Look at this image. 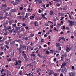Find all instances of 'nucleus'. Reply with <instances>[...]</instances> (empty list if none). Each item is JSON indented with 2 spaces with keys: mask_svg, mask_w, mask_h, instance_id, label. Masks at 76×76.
<instances>
[{
  "mask_svg": "<svg viewBox=\"0 0 76 76\" xmlns=\"http://www.w3.org/2000/svg\"><path fill=\"white\" fill-rule=\"evenodd\" d=\"M29 76H34V75H33V73H32L30 75H29Z\"/></svg>",
  "mask_w": 76,
  "mask_h": 76,
  "instance_id": "obj_64",
  "label": "nucleus"
},
{
  "mask_svg": "<svg viewBox=\"0 0 76 76\" xmlns=\"http://www.w3.org/2000/svg\"><path fill=\"white\" fill-rule=\"evenodd\" d=\"M66 30H69V27H66Z\"/></svg>",
  "mask_w": 76,
  "mask_h": 76,
  "instance_id": "obj_43",
  "label": "nucleus"
},
{
  "mask_svg": "<svg viewBox=\"0 0 76 76\" xmlns=\"http://www.w3.org/2000/svg\"><path fill=\"white\" fill-rule=\"evenodd\" d=\"M6 48H7V49H9V46H8V45L6 46Z\"/></svg>",
  "mask_w": 76,
  "mask_h": 76,
  "instance_id": "obj_54",
  "label": "nucleus"
},
{
  "mask_svg": "<svg viewBox=\"0 0 76 76\" xmlns=\"http://www.w3.org/2000/svg\"><path fill=\"white\" fill-rule=\"evenodd\" d=\"M72 70H74V69H75V67L73 66H72Z\"/></svg>",
  "mask_w": 76,
  "mask_h": 76,
  "instance_id": "obj_39",
  "label": "nucleus"
},
{
  "mask_svg": "<svg viewBox=\"0 0 76 76\" xmlns=\"http://www.w3.org/2000/svg\"><path fill=\"white\" fill-rule=\"evenodd\" d=\"M47 45L45 44L44 45V47L45 48V47H46Z\"/></svg>",
  "mask_w": 76,
  "mask_h": 76,
  "instance_id": "obj_53",
  "label": "nucleus"
},
{
  "mask_svg": "<svg viewBox=\"0 0 76 76\" xmlns=\"http://www.w3.org/2000/svg\"><path fill=\"white\" fill-rule=\"evenodd\" d=\"M23 8L22 7H20V10H23Z\"/></svg>",
  "mask_w": 76,
  "mask_h": 76,
  "instance_id": "obj_56",
  "label": "nucleus"
},
{
  "mask_svg": "<svg viewBox=\"0 0 76 76\" xmlns=\"http://www.w3.org/2000/svg\"><path fill=\"white\" fill-rule=\"evenodd\" d=\"M35 26H38V25H37V22H35Z\"/></svg>",
  "mask_w": 76,
  "mask_h": 76,
  "instance_id": "obj_46",
  "label": "nucleus"
},
{
  "mask_svg": "<svg viewBox=\"0 0 76 76\" xmlns=\"http://www.w3.org/2000/svg\"><path fill=\"white\" fill-rule=\"evenodd\" d=\"M56 6H60V4L59 3H57V4H56Z\"/></svg>",
  "mask_w": 76,
  "mask_h": 76,
  "instance_id": "obj_24",
  "label": "nucleus"
},
{
  "mask_svg": "<svg viewBox=\"0 0 76 76\" xmlns=\"http://www.w3.org/2000/svg\"><path fill=\"white\" fill-rule=\"evenodd\" d=\"M34 35V34L31 33L30 34V36L31 37H33Z\"/></svg>",
  "mask_w": 76,
  "mask_h": 76,
  "instance_id": "obj_34",
  "label": "nucleus"
},
{
  "mask_svg": "<svg viewBox=\"0 0 76 76\" xmlns=\"http://www.w3.org/2000/svg\"><path fill=\"white\" fill-rule=\"evenodd\" d=\"M31 56H33V57H36L35 54H31Z\"/></svg>",
  "mask_w": 76,
  "mask_h": 76,
  "instance_id": "obj_29",
  "label": "nucleus"
},
{
  "mask_svg": "<svg viewBox=\"0 0 76 76\" xmlns=\"http://www.w3.org/2000/svg\"><path fill=\"white\" fill-rule=\"evenodd\" d=\"M37 71H36V73H39V71H41V69L40 68H37Z\"/></svg>",
  "mask_w": 76,
  "mask_h": 76,
  "instance_id": "obj_7",
  "label": "nucleus"
},
{
  "mask_svg": "<svg viewBox=\"0 0 76 76\" xmlns=\"http://www.w3.org/2000/svg\"><path fill=\"white\" fill-rule=\"evenodd\" d=\"M53 13H54V12H53V11H51L50 12L49 14H50V15H53Z\"/></svg>",
  "mask_w": 76,
  "mask_h": 76,
  "instance_id": "obj_12",
  "label": "nucleus"
},
{
  "mask_svg": "<svg viewBox=\"0 0 76 76\" xmlns=\"http://www.w3.org/2000/svg\"><path fill=\"white\" fill-rule=\"evenodd\" d=\"M6 72H7V76H10V75H11V74L10 73V71H9L7 70H6Z\"/></svg>",
  "mask_w": 76,
  "mask_h": 76,
  "instance_id": "obj_4",
  "label": "nucleus"
},
{
  "mask_svg": "<svg viewBox=\"0 0 76 76\" xmlns=\"http://www.w3.org/2000/svg\"><path fill=\"white\" fill-rule=\"evenodd\" d=\"M59 50H61V47L59 48Z\"/></svg>",
  "mask_w": 76,
  "mask_h": 76,
  "instance_id": "obj_62",
  "label": "nucleus"
},
{
  "mask_svg": "<svg viewBox=\"0 0 76 76\" xmlns=\"http://www.w3.org/2000/svg\"><path fill=\"white\" fill-rule=\"evenodd\" d=\"M62 64L63 65H64V66H66V64H67L66 63L64 62Z\"/></svg>",
  "mask_w": 76,
  "mask_h": 76,
  "instance_id": "obj_27",
  "label": "nucleus"
},
{
  "mask_svg": "<svg viewBox=\"0 0 76 76\" xmlns=\"http://www.w3.org/2000/svg\"><path fill=\"white\" fill-rule=\"evenodd\" d=\"M4 69H3V68H2L1 71V73H3V72H4Z\"/></svg>",
  "mask_w": 76,
  "mask_h": 76,
  "instance_id": "obj_33",
  "label": "nucleus"
},
{
  "mask_svg": "<svg viewBox=\"0 0 76 76\" xmlns=\"http://www.w3.org/2000/svg\"><path fill=\"white\" fill-rule=\"evenodd\" d=\"M58 75H57V73H55L54 74V76H57Z\"/></svg>",
  "mask_w": 76,
  "mask_h": 76,
  "instance_id": "obj_51",
  "label": "nucleus"
},
{
  "mask_svg": "<svg viewBox=\"0 0 76 76\" xmlns=\"http://www.w3.org/2000/svg\"><path fill=\"white\" fill-rule=\"evenodd\" d=\"M39 12V13H40L41 12V10L40 9H39V12Z\"/></svg>",
  "mask_w": 76,
  "mask_h": 76,
  "instance_id": "obj_49",
  "label": "nucleus"
},
{
  "mask_svg": "<svg viewBox=\"0 0 76 76\" xmlns=\"http://www.w3.org/2000/svg\"><path fill=\"white\" fill-rule=\"evenodd\" d=\"M46 7H49V4H48L46 5Z\"/></svg>",
  "mask_w": 76,
  "mask_h": 76,
  "instance_id": "obj_42",
  "label": "nucleus"
},
{
  "mask_svg": "<svg viewBox=\"0 0 76 76\" xmlns=\"http://www.w3.org/2000/svg\"><path fill=\"white\" fill-rule=\"evenodd\" d=\"M58 56H59V53H58L56 55V57H58Z\"/></svg>",
  "mask_w": 76,
  "mask_h": 76,
  "instance_id": "obj_57",
  "label": "nucleus"
},
{
  "mask_svg": "<svg viewBox=\"0 0 76 76\" xmlns=\"http://www.w3.org/2000/svg\"><path fill=\"white\" fill-rule=\"evenodd\" d=\"M51 72H50L49 73V75H51L52 74L53 72H52V71L51 70Z\"/></svg>",
  "mask_w": 76,
  "mask_h": 76,
  "instance_id": "obj_25",
  "label": "nucleus"
},
{
  "mask_svg": "<svg viewBox=\"0 0 76 76\" xmlns=\"http://www.w3.org/2000/svg\"><path fill=\"white\" fill-rule=\"evenodd\" d=\"M66 64H69L70 63V60L69 59H67L66 61Z\"/></svg>",
  "mask_w": 76,
  "mask_h": 76,
  "instance_id": "obj_5",
  "label": "nucleus"
},
{
  "mask_svg": "<svg viewBox=\"0 0 76 76\" xmlns=\"http://www.w3.org/2000/svg\"><path fill=\"white\" fill-rule=\"evenodd\" d=\"M2 7H7V5H6V4H5L4 5H2Z\"/></svg>",
  "mask_w": 76,
  "mask_h": 76,
  "instance_id": "obj_19",
  "label": "nucleus"
},
{
  "mask_svg": "<svg viewBox=\"0 0 76 76\" xmlns=\"http://www.w3.org/2000/svg\"><path fill=\"white\" fill-rule=\"evenodd\" d=\"M67 54V53H64L63 55V56H64L66 57H67V54Z\"/></svg>",
  "mask_w": 76,
  "mask_h": 76,
  "instance_id": "obj_15",
  "label": "nucleus"
},
{
  "mask_svg": "<svg viewBox=\"0 0 76 76\" xmlns=\"http://www.w3.org/2000/svg\"><path fill=\"white\" fill-rule=\"evenodd\" d=\"M46 54H50V52H49L48 50H47L46 51Z\"/></svg>",
  "mask_w": 76,
  "mask_h": 76,
  "instance_id": "obj_31",
  "label": "nucleus"
},
{
  "mask_svg": "<svg viewBox=\"0 0 76 76\" xmlns=\"http://www.w3.org/2000/svg\"><path fill=\"white\" fill-rule=\"evenodd\" d=\"M11 12L12 13H13V12H16V10L15 9H13L11 10Z\"/></svg>",
  "mask_w": 76,
  "mask_h": 76,
  "instance_id": "obj_10",
  "label": "nucleus"
},
{
  "mask_svg": "<svg viewBox=\"0 0 76 76\" xmlns=\"http://www.w3.org/2000/svg\"><path fill=\"white\" fill-rule=\"evenodd\" d=\"M62 72H63V73H65L66 72V68H64V69H62Z\"/></svg>",
  "mask_w": 76,
  "mask_h": 76,
  "instance_id": "obj_6",
  "label": "nucleus"
},
{
  "mask_svg": "<svg viewBox=\"0 0 76 76\" xmlns=\"http://www.w3.org/2000/svg\"><path fill=\"white\" fill-rule=\"evenodd\" d=\"M45 16H47V13H45L44 15L42 14V17H44V16H45Z\"/></svg>",
  "mask_w": 76,
  "mask_h": 76,
  "instance_id": "obj_13",
  "label": "nucleus"
},
{
  "mask_svg": "<svg viewBox=\"0 0 76 76\" xmlns=\"http://www.w3.org/2000/svg\"><path fill=\"white\" fill-rule=\"evenodd\" d=\"M45 26H49V25L48 24H45Z\"/></svg>",
  "mask_w": 76,
  "mask_h": 76,
  "instance_id": "obj_58",
  "label": "nucleus"
},
{
  "mask_svg": "<svg viewBox=\"0 0 76 76\" xmlns=\"http://www.w3.org/2000/svg\"><path fill=\"white\" fill-rule=\"evenodd\" d=\"M69 17L71 19H72V18L71 17V15H69Z\"/></svg>",
  "mask_w": 76,
  "mask_h": 76,
  "instance_id": "obj_59",
  "label": "nucleus"
},
{
  "mask_svg": "<svg viewBox=\"0 0 76 76\" xmlns=\"http://www.w3.org/2000/svg\"><path fill=\"white\" fill-rule=\"evenodd\" d=\"M64 18V17H62V18H61L60 19V20H63V19Z\"/></svg>",
  "mask_w": 76,
  "mask_h": 76,
  "instance_id": "obj_50",
  "label": "nucleus"
},
{
  "mask_svg": "<svg viewBox=\"0 0 76 76\" xmlns=\"http://www.w3.org/2000/svg\"><path fill=\"white\" fill-rule=\"evenodd\" d=\"M68 21L70 24V26H73L75 25V23L72 21H70L69 20H68Z\"/></svg>",
  "mask_w": 76,
  "mask_h": 76,
  "instance_id": "obj_2",
  "label": "nucleus"
},
{
  "mask_svg": "<svg viewBox=\"0 0 76 76\" xmlns=\"http://www.w3.org/2000/svg\"><path fill=\"white\" fill-rule=\"evenodd\" d=\"M71 38H72V39H73V38H74V36H71Z\"/></svg>",
  "mask_w": 76,
  "mask_h": 76,
  "instance_id": "obj_44",
  "label": "nucleus"
},
{
  "mask_svg": "<svg viewBox=\"0 0 76 76\" xmlns=\"http://www.w3.org/2000/svg\"><path fill=\"white\" fill-rule=\"evenodd\" d=\"M60 70H61V68H60V69H58V70H57V72H60Z\"/></svg>",
  "mask_w": 76,
  "mask_h": 76,
  "instance_id": "obj_41",
  "label": "nucleus"
},
{
  "mask_svg": "<svg viewBox=\"0 0 76 76\" xmlns=\"http://www.w3.org/2000/svg\"><path fill=\"white\" fill-rule=\"evenodd\" d=\"M37 56L39 57H42L40 54H38Z\"/></svg>",
  "mask_w": 76,
  "mask_h": 76,
  "instance_id": "obj_30",
  "label": "nucleus"
},
{
  "mask_svg": "<svg viewBox=\"0 0 76 76\" xmlns=\"http://www.w3.org/2000/svg\"><path fill=\"white\" fill-rule=\"evenodd\" d=\"M60 76H63V75L62 73H61Z\"/></svg>",
  "mask_w": 76,
  "mask_h": 76,
  "instance_id": "obj_61",
  "label": "nucleus"
},
{
  "mask_svg": "<svg viewBox=\"0 0 76 76\" xmlns=\"http://www.w3.org/2000/svg\"><path fill=\"white\" fill-rule=\"evenodd\" d=\"M18 18H19L20 19H22V16H18Z\"/></svg>",
  "mask_w": 76,
  "mask_h": 76,
  "instance_id": "obj_35",
  "label": "nucleus"
},
{
  "mask_svg": "<svg viewBox=\"0 0 76 76\" xmlns=\"http://www.w3.org/2000/svg\"><path fill=\"white\" fill-rule=\"evenodd\" d=\"M61 39H62V37H59V42H60V41H61Z\"/></svg>",
  "mask_w": 76,
  "mask_h": 76,
  "instance_id": "obj_14",
  "label": "nucleus"
},
{
  "mask_svg": "<svg viewBox=\"0 0 76 76\" xmlns=\"http://www.w3.org/2000/svg\"><path fill=\"white\" fill-rule=\"evenodd\" d=\"M12 26L13 27H15V28L16 27V26H16V24H12Z\"/></svg>",
  "mask_w": 76,
  "mask_h": 76,
  "instance_id": "obj_18",
  "label": "nucleus"
},
{
  "mask_svg": "<svg viewBox=\"0 0 76 76\" xmlns=\"http://www.w3.org/2000/svg\"><path fill=\"white\" fill-rule=\"evenodd\" d=\"M38 2L39 4H41V3H42V1L41 0H38Z\"/></svg>",
  "mask_w": 76,
  "mask_h": 76,
  "instance_id": "obj_17",
  "label": "nucleus"
},
{
  "mask_svg": "<svg viewBox=\"0 0 76 76\" xmlns=\"http://www.w3.org/2000/svg\"><path fill=\"white\" fill-rule=\"evenodd\" d=\"M26 38V37H23L22 39L23 40H25Z\"/></svg>",
  "mask_w": 76,
  "mask_h": 76,
  "instance_id": "obj_52",
  "label": "nucleus"
},
{
  "mask_svg": "<svg viewBox=\"0 0 76 76\" xmlns=\"http://www.w3.org/2000/svg\"><path fill=\"white\" fill-rule=\"evenodd\" d=\"M69 76H76V74L75 73L71 72L69 74Z\"/></svg>",
  "mask_w": 76,
  "mask_h": 76,
  "instance_id": "obj_3",
  "label": "nucleus"
},
{
  "mask_svg": "<svg viewBox=\"0 0 76 76\" xmlns=\"http://www.w3.org/2000/svg\"><path fill=\"white\" fill-rule=\"evenodd\" d=\"M65 65H63V64H62L61 66V68L62 69H63L64 68V67Z\"/></svg>",
  "mask_w": 76,
  "mask_h": 76,
  "instance_id": "obj_22",
  "label": "nucleus"
},
{
  "mask_svg": "<svg viewBox=\"0 0 76 76\" xmlns=\"http://www.w3.org/2000/svg\"><path fill=\"white\" fill-rule=\"evenodd\" d=\"M3 75H4V76L7 75V74L6 73H5L4 74H3Z\"/></svg>",
  "mask_w": 76,
  "mask_h": 76,
  "instance_id": "obj_38",
  "label": "nucleus"
},
{
  "mask_svg": "<svg viewBox=\"0 0 76 76\" xmlns=\"http://www.w3.org/2000/svg\"><path fill=\"white\" fill-rule=\"evenodd\" d=\"M66 52H69L71 50V47L70 45H67L66 46Z\"/></svg>",
  "mask_w": 76,
  "mask_h": 76,
  "instance_id": "obj_1",
  "label": "nucleus"
},
{
  "mask_svg": "<svg viewBox=\"0 0 76 76\" xmlns=\"http://www.w3.org/2000/svg\"><path fill=\"white\" fill-rule=\"evenodd\" d=\"M7 60H8V61H11V59L10 58L9 59L7 58Z\"/></svg>",
  "mask_w": 76,
  "mask_h": 76,
  "instance_id": "obj_37",
  "label": "nucleus"
},
{
  "mask_svg": "<svg viewBox=\"0 0 76 76\" xmlns=\"http://www.w3.org/2000/svg\"><path fill=\"white\" fill-rule=\"evenodd\" d=\"M44 39H41V42H44Z\"/></svg>",
  "mask_w": 76,
  "mask_h": 76,
  "instance_id": "obj_26",
  "label": "nucleus"
},
{
  "mask_svg": "<svg viewBox=\"0 0 76 76\" xmlns=\"http://www.w3.org/2000/svg\"><path fill=\"white\" fill-rule=\"evenodd\" d=\"M38 48L37 47L36 48L34 49V50H38Z\"/></svg>",
  "mask_w": 76,
  "mask_h": 76,
  "instance_id": "obj_60",
  "label": "nucleus"
},
{
  "mask_svg": "<svg viewBox=\"0 0 76 76\" xmlns=\"http://www.w3.org/2000/svg\"><path fill=\"white\" fill-rule=\"evenodd\" d=\"M61 35H63V32H61L60 33Z\"/></svg>",
  "mask_w": 76,
  "mask_h": 76,
  "instance_id": "obj_63",
  "label": "nucleus"
},
{
  "mask_svg": "<svg viewBox=\"0 0 76 76\" xmlns=\"http://www.w3.org/2000/svg\"><path fill=\"white\" fill-rule=\"evenodd\" d=\"M18 64H19V63H18V61H16V64H15L16 66H17V65H18Z\"/></svg>",
  "mask_w": 76,
  "mask_h": 76,
  "instance_id": "obj_45",
  "label": "nucleus"
},
{
  "mask_svg": "<svg viewBox=\"0 0 76 76\" xmlns=\"http://www.w3.org/2000/svg\"><path fill=\"white\" fill-rule=\"evenodd\" d=\"M6 44H7V45H9V42H7V41L6 42Z\"/></svg>",
  "mask_w": 76,
  "mask_h": 76,
  "instance_id": "obj_48",
  "label": "nucleus"
},
{
  "mask_svg": "<svg viewBox=\"0 0 76 76\" xmlns=\"http://www.w3.org/2000/svg\"><path fill=\"white\" fill-rule=\"evenodd\" d=\"M29 66H30V67H33V65H32V64L31 63L29 64Z\"/></svg>",
  "mask_w": 76,
  "mask_h": 76,
  "instance_id": "obj_32",
  "label": "nucleus"
},
{
  "mask_svg": "<svg viewBox=\"0 0 76 76\" xmlns=\"http://www.w3.org/2000/svg\"><path fill=\"white\" fill-rule=\"evenodd\" d=\"M28 13H26V15L25 16L26 18H27L28 17Z\"/></svg>",
  "mask_w": 76,
  "mask_h": 76,
  "instance_id": "obj_20",
  "label": "nucleus"
},
{
  "mask_svg": "<svg viewBox=\"0 0 76 76\" xmlns=\"http://www.w3.org/2000/svg\"><path fill=\"white\" fill-rule=\"evenodd\" d=\"M17 42H19V43H21L22 42V41L20 40H18L17 41Z\"/></svg>",
  "mask_w": 76,
  "mask_h": 76,
  "instance_id": "obj_21",
  "label": "nucleus"
},
{
  "mask_svg": "<svg viewBox=\"0 0 76 76\" xmlns=\"http://www.w3.org/2000/svg\"><path fill=\"white\" fill-rule=\"evenodd\" d=\"M10 8H8V9H6V10H3V11H4V13H5V12H6V11H8V10H10Z\"/></svg>",
  "mask_w": 76,
  "mask_h": 76,
  "instance_id": "obj_8",
  "label": "nucleus"
},
{
  "mask_svg": "<svg viewBox=\"0 0 76 76\" xmlns=\"http://www.w3.org/2000/svg\"><path fill=\"white\" fill-rule=\"evenodd\" d=\"M55 52V50H50V53H54L53 52Z\"/></svg>",
  "mask_w": 76,
  "mask_h": 76,
  "instance_id": "obj_11",
  "label": "nucleus"
},
{
  "mask_svg": "<svg viewBox=\"0 0 76 76\" xmlns=\"http://www.w3.org/2000/svg\"><path fill=\"white\" fill-rule=\"evenodd\" d=\"M23 55L24 56V57H25V58H26V54H23Z\"/></svg>",
  "mask_w": 76,
  "mask_h": 76,
  "instance_id": "obj_55",
  "label": "nucleus"
},
{
  "mask_svg": "<svg viewBox=\"0 0 76 76\" xmlns=\"http://www.w3.org/2000/svg\"><path fill=\"white\" fill-rule=\"evenodd\" d=\"M43 7L45 9H46V7H45V5H43Z\"/></svg>",
  "mask_w": 76,
  "mask_h": 76,
  "instance_id": "obj_40",
  "label": "nucleus"
},
{
  "mask_svg": "<svg viewBox=\"0 0 76 76\" xmlns=\"http://www.w3.org/2000/svg\"><path fill=\"white\" fill-rule=\"evenodd\" d=\"M19 75H20V76H21V75H23V74L22 73V71L20 70L19 73Z\"/></svg>",
  "mask_w": 76,
  "mask_h": 76,
  "instance_id": "obj_9",
  "label": "nucleus"
},
{
  "mask_svg": "<svg viewBox=\"0 0 76 76\" xmlns=\"http://www.w3.org/2000/svg\"><path fill=\"white\" fill-rule=\"evenodd\" d=\"M43 17V18H44V19H45V20H47V18H46V17L44 16V17Z\"/></svg>",
  "mask_w": 76,
  "mask_h": 76,
  "instance_id": "obj_36",
  "label": "nucleus"
},
{
  "mask_svg": "<svg viewBox=\"0 0 76 76\" xmlns=\"http://www.w3.org/2000/svg\"><path fill=\"white\" fill-rule=\"evenodd\" d=\"M56 45L57 46V47H60V44L57 43L56 44Z\"/></svg>",
  "mask_w": 76,
  "mask_h": 76,
  "instance_id": "obj_16",
  "label": "nucleus"
},
{
  "mask_svg": "<svg viewBox=\"0 0 76 76\" xmlns=\"http://www.w3.org/2000/svg\"><path fill=\"white\" fill-rule=\"evenodd\" d=\"M62 39L63 41H66V39H65V38L64 37H62Z\"/></svg>",
  "mask_w": 76,
  "mask_h": 76,
  "instance_id": "obj_23",
  "label": "nucleus"
},
{
  "mask_svg": "<svg viewBox=\"0 0 76 76\" xmlns=\"http://www.w3.org/2000/svg\"><path fill=\"white\" fill-rule=\"evenodd\" d=\"M13 30H14V28H13L12 30H11L10 31V32H13Z\"/></svg>",
  "mask_w": 76,
  "mask_h": 76,
  "instance_id": "obj_47",
  "label": "nucleus"
},
{
  "mask_svg": "<svg viewBox=\"0 0 76 76\" xmlns=\"http://www.w3.org/2000/svg\"><path fill=\"white\" fill-rule=\"evenodd\" d=\"M22 25L23 26H26V24L24 23H23Z\"/></svg>",
  "mask_w": 76,
  "mask_h": 76,
  "instance_id": "obj_28",
  "label": "nucleus"
}]
</instances>
